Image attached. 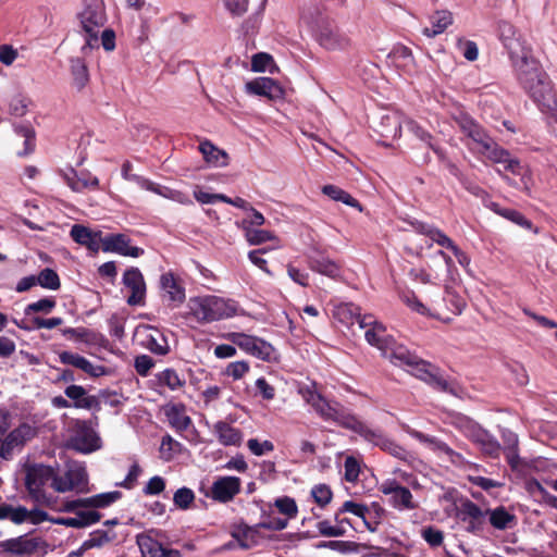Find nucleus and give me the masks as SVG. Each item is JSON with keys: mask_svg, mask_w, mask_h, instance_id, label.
Wrapping results in <instances>:
<instances>
[{"mask_svg": "<svg viewBox=\"0 0 557 557\" xmlns=\"http://www.w3.org/2000/svg\"><path fill=\"white\" fill-rule=\"evenodd\" d=\"M53 469L45 465H33L26 469L25 486L29 495L38 498L45 485L53 479Z\"/></svg>", "mask_w": 557, "mask_h": 557, "instance_id": "17", "label": "nucleus"}, {"mask_svg": "<svg viewBox=\"0 0 557 557\" xmlns=\"http://www.w3.org/2000/svg\"><path fill=\"white\" fill-rule=\"evenodd\" d=\"M258 529L257 524L255 527H249L245 523H239L233 525L231 535L238 542L242 548L247 549L256 544Z\"/></svg>", "mask_w": 557, "mask_h": 557, "instance_id": "32", "label": "nucleus"}, {"mask_svg": "<svg viewBox=\"0 0 557 557\" xmlns=\"http://www.w3.org/2000/svg\"><path fill=\"white\" fill-rule=\"evenodd\" d=\"M246 238L251 245H260L270 242L274 238V235L265 230H257L252 227H245Z\"/></svg>", "mask_w": 557, "mask_h": 557, "instance_id": "57", "label": "nucleus"}, {"mask_svg": "<svg viewBox=\"0 0 557 557\" xmlns=\"http://www.w3.org/2000/svg\"><path fill=\"white\" fill-rule=\"evenodd\" d=\"M382 129H377V133L381 135V137L384 138H396L400 135V124L395 117H392L389 115H384L381 121Z\"/></svg>", "mask_w": 557, "mask_h": 557, "instance_id": "48", "label": "nucleus"}, {"mask_svg": "<svg viewBox=\"0 0 557 557\" xmlns=\"http://www.w3.org/2000/svg\"><path fill=\"white\" fill-rule=\"evenodd\" d=\"M67 398L72 399L73 407L83 409H100V403L94 395H87V391L82 385L72 384L64 389Z\"/></svg>", "mask_w": 557, "mask_h": 557, "instance_id": "27", "label": "nucleus"}, {"mask_svg": "<svg viewBox=\"0 0 557 557\" xmlns=\"http://www.w3.org/2000/svg\"><path fill=\"white\" fill-rule=\"evenodd\" d=\"M487 144L488 148H481L478 153H481L494 163L502 164L503 162L507 161V158L510 154L508 150L500 147L497 143L494 141L493 138H491L490 143Z\"/></svg>", "mask_w": 557, "mask_h": 557, "instance_id": "44", "label": "nucleus"}, {"mask_svg": "<svg viewBox=\"0 0 557 557\" xmlns=\"http://www.w3.org/2000/svg\"><path fill=\"white\" fill-rule=\"evenodd\" d=\"M71 73L73 75L74 84L78 89L84 88L89 81V73L86 62L83 58H71Z\"/></svg>", "mask_w": 557, "mask_h": 557, "instance_id": "40", "label": "nucleus"}, {"mask_svg": "<svg viewBox=\"0 0 557 557\" xmlns=\"http://www.w3.org/2000/svg\"><path fill=\"white\" fill-rule=\"evenodd\" d=\"M131 239L124 234H110L101 240V249L104 252H115L121 256L138 258L144 255V249L129 245Z\"/></svg>", "mask_w": 557, "mask_h": 557, "instance_id": "19", "label": "nucleus"}, {"mask_svg": "<svg viewBox=\"0 0 557 557\" xmlns=\"http://www.w3.org/2000/svg\"><path fill=\"white\" fill-rule=\"evenodd\" d=\"M78 529L86 528L99 522L102 515L97 510H78L76 511Z\"/></svg>", "mask_w": 557, "mask_h": 557, "instance_id": "60", "label": "nucleus"}, {"mask_svg": "<svg viewBox=\"0 0 557 557\" xmlns=\"http://www.w3.org/2000/svg\"><path fill=\"white\" fill-rule=\"evenodd\" d=\"M188 307L195 319L202 323L231 318L236 313L234 301L213 295L190 298Z\"/></svg>", "mask_w": 557, "mask_h": 557, "instance_id": "6", "label": "nucleus"}, {"mask_svg": "<svg viewBox=\"0 0 557 557\" xmlns=\"http://www.w3.org/2000/svg\"><path fill=\"white\" fill-rule=\"evenodd\" d=\"M361 323L367 342L380 349L384 356L388 357L391 355L388 350L391 349L392 351L394 349L392 348L394 341L389 335H386L385 326L381 322H377L372 314H363Z\"/></svg>", "mask_w": 557, "mask_h": 557, "instance_id": "13", "label": "nucleus"}, {"mask_svg": "<svg viewBox=\"0 0 557 557\" xmlns=\"http://www.w3.org/2000/svg\"><path fill=\"white\" fill-rule=\"evenodd\" d=\"M214 433L224 446H238L243 440L242 431L225 421H218L214 424Z\"/></svg>", "mask_w": 557, "mask_h": 557, "instance_id": "29", "label": "nucleus"}, {"mask_svg": "<svg viewBox=\"0 0 557 557\" xmlns=\"http://www.w3.org/2000/svg\"><path fill=\"white\" fill-rule=\"evenodd\" d=\"M0 520H10L14 524H22L26 522V507L2 503L0 505Z\"/></svg>", "mask_w": 557, "mask_h": 557, "instance_id": "41", "label": "nucleus"}, {"mask_svg": "<svg viewBox=\"0 0 557 557\" xmlns=\"http://www.w3.org/2000/svg\"><path fill=\"white\" fill-rule=\"evenodd\" d=\"M344 38L336 29L324 27L318 34L319 44L327 50H334L342 46Z\"/></svg>", "mask_w": 557, "mask_h": 557, "instance_id": "43", "label": "nucleus"}, {"mask_svg": "<svg viewBox=\"0 0 557 557\" xmlns=\"http://www.w3.org/2000/svg\"><path fill=\"white\" fill-rule=\"evenodd\" d=\"M442 301L445 308L456 315L461 314L467 306L465 298L449 287L445 288Z\"/></svg>", "mask_w": 557, "mask_h": 557, "instance_id": "42", "label": "nucleus"}, {"mask_svg": "<svg viewBox=\"0 0 557 557\" xmlns=\"http://www.w3.org/2000/svg\"><path fill=\"white\" fill-rule=\"evenodd\" d=\"M517 79L542 112L557 110V92L548 75L534 60L521 58L520 63L517 64Z\"/></svg>", "mask_w": 557, "mask_h": 557, "instance_id": "1", "label": "nucleus"}, {"mask_svg": "<svg viewBox=\"0 0 557 557\" xmlns=\"http://www.w3.org/2000/svg\"><path fill=\"white\" fill-rule=\"evenodd\" d=\"M486 510L469 498H462L455 507V518L466 524L468 533L480 535L484 529Z\"/></svg>", "mask_w": 557, "mask_h": 557, "instance_id": "9", "label": "nucleus"}, {"mask_svg": "<svg viewBox=\"0 0 557 557\" xmlns=\"http://www.w3.org/2000/svg\"><path fill=\"white\" fill-rule=\"evenodd\" d=\"M70 235L75 243L87 247L94 252L100 249L101 240H103L101 232H92L89 227L82 224H74Z\"/></svg>", "mask_w": 557, "mask_h": 557, "instance_id": "26", "label": "nucleus"}, {"mask_svg": "<svg viewBox=\"0 0 557 557\" xmlns=\"http://www.w3.org/2000/svg\"><path fill=\"white\" fill-rule=\"evenodd\" d=\"M311 495L317 505L322 508L330 504L333 497V493L326 484L314 485L311 490Z\"/></svg>", "mask_w": 557, "mask_h": 557, "instance_id": "53", "label": "nucleus"}, {"mask_svg": "<svg viewBox=\"0 0 557 557\" xmlns=\"http://www.w3.org/2000/svg\"><path fill=\"white\" fill-rule=\"evenodd\" d=\"M122 497L120 491L100 493L90 497H85L86 508H107Z\"/></svg>", "mask_w": 557, "mask_h": 557, "instance_id": "39", "label": "nucleus"}, {"mask_svg": "<svg viewBox=\"0 0 557 557\" xmlns=\"http://www.w3.org/2000/svg\"><path fill=\"white\" fill-rule=\"evenodd\" d=\"M136 543L143 557H182L178 549L163 545L149 533L137 534Z\"/></svg>", "mask_w": 557, "mask_h": 557, "instance_id": "18", "label": "nucleus"}, {"mask_svg": "<svg viewBox=\"0 0 557 557\" xmlns=\"http://www.w3.org/2000/svg\"><path fill=\"white\" fill-rule=\"evenodd\" d=\"M333 318L348 329L357 324L359 330H362L361 320L363 319V314H361L360 308L352 302H343L335 306Z\"/></svg>", "mask_w": 557, "mask_h": 557, "instance_id": "25", "label": "nucleus"}, {"mask_svg": "<svg viewBox=\"0 0 557 557\" xmlns=\"http://www.w3.org/2000/svg\"><path fill=\"white\" fill-rule=\"evenodd\" d=\"M57 306V301L53 297H45L35 302L28 304L25 309V315H30L32 313L42 312L50 313Z\"/></svg>", "mask_w": 557, "mask_h": 557, "instance_id": "47", "label": "nucleus"}, {"mask_svg": "<svg viewBox=\"0 0 557 557\" xmlns=\"http://www.w3.org/2000/svg\"><path fill=\"white\" fill-rule=\"evenodd\" d=\"M250 367L246 361H234L231 362L225 370V374L227 376L233 377V380L242 379L246 373H248Z\"/></svg>", "mask_w": 557, "mask_h": 557, "instance_id": "63", "label": "nucleus"}, {"mask_svg": "<svg viewBox=\"0 0 557 557\" xmlns=\"http://www.w3.org/2000/svg\"><path fill=\"white\" fill-rule=\"evenodd\" d=\"M153 367L154 360L148 355H139L135 358L134 368L140 376H147Z\"/></svg>", "mask_w": 557, "mask_h": 557, "instance_id": "61", "label": "nucleus"}, {"mask_svg": "<svg viewBox=\"0 0 557 557\" xmlns=\"http://www.w3.org/2000/svg\"><path fill=\"white\" fill-rule=\"evenodd\" d=\"M420 443H423L431 447L433 450L442 453L447 456L448 460L455 466H462L466 463L465 457L450 448L445 442L437 437L424 434L419 431L411 433Z\"/></svg>", "mask_w": 557, "mask_h": 557, "instance_id": "23", "label": "nucleus"}, {"mask_svg": "<svg viewBox=\"0 0 557 557\" xmlns=\"http://www.w3.org/2000/svg\"><path fill=\"white\" fill-rule=\"evenodd\" d=\"M248 92L276 100L284 97V89L271 77H258L246 84Z\"/></svg>", "mask_w": 557, "mask_h": 557, "instance_id": "22", "label": "nucleus"}, {"mask_svg": "<svg viewBox=\"0 0 557 557\" xmlns=\"http://www.w3.org/2000/svg\"><path fill=\"white\" fill-rule=\"evenodd\" d=\"M160 338L161 342L150 333V335L146 337L144 345L151 352L159 356H165L169 352L170 347L163 336H160Z\"/></svg>", "mask_w": 557, "mask_h": 557, "instance_id": "54", "label": "nucleus"}, {"mask_svg": "<svg viewBox=\"0 0 557 557\" xmlns=\"http://www.w3.org/2000/svg\"><path fill=\"white\" fill-rule=\"evenodd\" d=\"M455 121L461 133L471 139L472 146H470V149L478 152L481 148H488L487 143L492 137L473 117L467 113H460Z\"/></svg>", "mask_w": 557, "mask_h": 557, "instance_id": "15", "label": "nucleus"}, {"mask_svg": "<svg viewBox=\"0 0 557 557\" xmlns=\"http://www.w3.org/2000/svg\"><path fill=\"white\" fill-rule=\"evenodd\" d=\"M84 188H99V180L96 176H92L90 173H81V176H77V181L75 184L71 185V189L74 191H82Z\"/></svg>", "mask_w": 557, "mask_h": 557, "instance_id": "59", "label": "nucleus"}, {"mask_svg": "<svg viewBox=\"0 0 557 557\" xmlns=\"http://www.w3.org/2000/svg\"><path fill=\"white\" fill-rule=\"evenodd\" d=\"M185 379L181 377L176 370L166 368L154 376V384L158 387H168L170 391H178L185 386Z\"/></svg>", "mask_w": 557, "mask_h": 557, "instance_id": "33", "label": "nucleus"}, {"mask_svg": "<svg viewBox=\"0 0 557 557\" xmlns=\"http://www.w3.org/2000/svg\"><path fill=\"white\" fill-rule=\"evenodd\" d=\"M116 539V534L106 530H95L89 534L88 540L82 544L83 550H88L96 547H102L103 545L113 542Z\"/></svg>", "mask_w": 557, "mask_h": 557, "instance_id": "37", "label": "nucleus"}, {"mask_svg": "<svg viewBox=\"0 0 557 557\" xmlns=\"http://www.w3.org/2000/svg\"><path fill=\"white\" fill-rule=\"evenodd\" d=\"M227 339L243 351L263 361H270L274 354L273 346L267 341L245 333H230Z\"/></svg>", "mask_w": 557, "mask_h": 557, "instance_id": "10", "label": "nucleus"}, {"mask_svg": "<svg viewBox=\"0 0 557 557\" xmlns=\"http://www.w3.org/2000/svg\"><path fill=\"white\" fill-rule=\"evenodd\" d=\"M350 512L359 518L364 519V516L369 512V509L366 505L355 503L352 500H346L341 507L338 513H336L335 519L343 523L345 520H339V513Z\"/></svg>", "mask_w": 557, "mask_h": 557, "instance_id": "56", "label": "nucleus"}, {"mask_svg": "<svg viewBox=\"0 0 557 557\" xmlns=\"http://www.w3.org/2000/svg\"><path fill=\"white\" fill-rule=\"evenodd\" d=\"M454 425L480 449L484 457L496 459L500 456L503 449L500 443L474 420L466 416H458Z\"/></svg>", "mask_w": 557, "mask_h": 557, "instance_id": "5", "label": "nucleus"}, {"mask_svg": "<svg viewBox=\"0 0 557 557\" xmlns=\"http://www.w3.org/2000/svg\"><path fill=\"white\" fill-rule=\"evenodd\" d=\"M73 446L78 451L88 454L100 448V437L94 431L91 421L76 419L73 422Z\"/></svg>", "mask_w": 557, "mask_h": 557, "instance_id": "14", "label": "nucleus"}, {"mask_svg": "<svg viewBox=\"0 0 557 557\" xmlns=\"http://www.w3.org/2000/svg\"><path fill=\"white\" fill-rule=\"evenodd\" d=\"M308 403L315 413L325 422L358 433L363 422L350 409L335 399H326L321 394H311Z\"/></svg>", "mask_w": 557, "mask_h": 557, "instance_id": "4", "label": "nucleus"}, {"mask_svg": "<svg viewBox=\"0 0 557 557\" xmlns=\"http://www.w3.org/2000/svg\"><path fill=\"white\" fill-rule=\"evenodd\" d=\"M195 493L191 488L183 486L180 487L173 495V503L176 508L181 510H188L195 502Z\"/></svg>", "mask_w": 557, "mask_h": 557, "instance_id": "45", "label": "nucleus"}, {"mask_svg": "<svg viewBox=\"0 0 557 557\" xmlns=\"http://www.w3.org/2000/svg\"><path fill=\"white\" fill-rule=\"evenodd\" d=\"M527 491L534 499L546 505L553 496L536 479H531L527 482Z\"/></svg>", "mask_w": 557, "mask_h": 557, "instance_id": "51", "label": "nucleus"}, {"mask_svg": "<svg viewBox=\"0 0 557 557\" xmlns=\"http://www.w3.org/2000/svg\"><path fill=\"white\" fill-rule=\"evenodd\" d=\"M379 490L388 496V504L399 511L413 510L418 507L410 490L395 479L384 481Z\"/></svg>", "mask_w": 557, "mask_h": 557, "instance_id": "12", "label": "nucleus"}, {"mask_svg": "<svg viewBox=\"0 0 557 557\" xmlns=\"http://www.w3.org/2000/svg\"><path fill=\"white\" fill-rule=\"evenodd\" d=\"M421 536L431 547H438L444 542L443 531L432 525L423 528Z\"/></svg>", "mask_w": 557, "mask_h": 557, "instance_id": "55", "label": "nucleus"}, {"mask_svg": "<svg viewBox=\"0 0 557 557\" xmlns=\"http://www.w3.org/2000/svg\"><path fill=\"white\" fill-rule=\"evenodd\" d=\"M199 150L205 160L215 166H224L227 164V154L206 140L199 145Z\"/></svg>", "mask_w": 557, "mask_h": 557, "instance_id": "36", "label": "nucleus"}, {"mask_svg": "<svg viewBox=\"0 0 557 557\" xmlns=\"http://www.w3.org/2000/svg\"><path fill=\"white\" fill-rule=\"evenodd\" d=\"M240 485L237 476L219 478L211 486V497L220 503H228L240 492Z\"/></svg>", "mask_w": 557, "mask_h": 557, "instance_id": "20", "label": "nucleus"}, {"mask_svg": "<svg viewBox=\"0 0 557 557\" xmlns=\"http://www.w3.org/2000/svg\"><path fill=\"white\" fill-rule=\"evenodd\" d=\"M400 298L404 304H406L409 308H411L416 312L423 314V315L436 317L435 314H433L431 312V310L424 304H422V301L417 297V295L413 292L409 290V292L403 293Z\"/></svg>", "mask_w": 557, "mask_h": 557, "instance_id": "50", "label": "nucleus"}, {"mask_svg": "<svg viewBox=\"0 0 557 557\" xmlns=\"http://www.w3.org/2000/svg\"><path fill=\"white\" fill-rule=\"evenodd\" d=\"M391 57L396 62H399V65L405 67L410 66L414 63V58L411 49L404 45H398L394 47V49L391 52Z\"/></svg>", "mask_w": 557, "mask_h": 557, "instance_id": "52", "label": "nucleus"}, {"mask_svg": "<svg viewBox=\"0 0 557 557\" xmlns=\"http://www.w3.org/2000/svg\"><path fill=\"white\" fill-rule=\"evenodd\" d=\"M165 480L160 475H154L149 479L143 492L145 495H159L165 490Z\"/></svg>", "mask_w": 557, "mask_h": 557, "instance_id": "62", "label": "nucleus"}, {"mask_svg": "<svg viewBox=\"0 0 557 557\" xmlns=\"http://www.w3.org/2000/svg\"><path fill=\"white\" fill-rule=\"evenodd\" d=\"M490 524L496 530H506L513 527L516 516L510 513L506 507L498 506L494 509H486Z\"/></svg>", "mask_w": 557, "mask_h": 557, "instance_id": "31", "label": "nucleus"}, {"mask_svg": "<svg viewBox=\"0 0 557 557\" xmlns=\"http://www.w3.org/2000/svg\"><path fill=\"white\" fill-rule=\"evenodd\" d=\"M133 165L129 161H125L122 165V176L123 178L136 183H143V186H146L147 189L152 190L154 193L161 194L151 182L144 180L141 176L132 173Z\"/></svg>", "mask_w": 557, "mask_h": 557, "instance_id": "58", "label": "nucleus"}, {"mask_svg": "<svg viewBox=\"0 0 557 557\" xmlns=\"http://www.w3.org/2000/svg\"><path fill=\"white\" fill-rule=\"evenodd\" d=\"M166 417L170 424L177 431H186L191 424V419L185 413L183 404L172 405L166 410Z\"/></svg>", "mask_w": 557, "mask_h": 557, "instance_id": "35", "label": "nucleus"}, {"mask_svg": "<svg viewBox=\"0 0 557 557\" xmlns=\"http://www.w3.org/2000/svg\"><path fill=\"white\" fill-rule=\"evenodd\" d=\"M274 506L277 508L280 513L287 517V520L296 518L298 513L297 504L295 499L289 496L276 498Z\"/></svg>", "mask_w": 557, "mask_h": 557, "instance_id": "49", "label": "nucleus"}, {"mask_svg": "<svg viewBox=\"0 0 557 557\" xmlns=\"http://www.w3.org/2000/svg\"><path fill=\"white\" fill-rule=\"evenodd\" d=\"M430 22L432 27H424L422 34L428 38H434L444 33L447 27L453 24V14L447 10L435 11L430 16Z\"/></svg>", "mask_w": 557, "mask_h": 557, "instance_id": "28", "label": "nucleus"}, {"mask_svg": "<svg viewBox=\"0 0 557 557\" xmlns=\"http://www.w3.org/2000/svg\"><path fill=\"white\" fill-rule=\"evenodd\" d=\"M485 207L495 212L496 214L505 218L506 220L511 221L512 223L525 230L532 228V222L516 209L503 208L499 203L495 201H488L487 203H485Z\"/></svg>", "mask_w": 557, "mask_h": 557, "instance_id": "30", "label": "nucleus"}, {"mask_svg": "<svg viewBox=\"0 0 557 557\" xmlns=\"http://www.w3.org/2000/svg\"><path fill=\"white\" fill-rule=\"evenodd\" d=\"M499 38L503 41L505 48L510 52L515 53L520 46L518 38L516 37V29L509 22H500L498 24Z\"/></svg>", "mask_w": 557, "mask_h": 557, "instance_id": "38", "label": "nucleus"}, {"mask_svg": "<svg viewBox=\"0 0 557 557\" xmlns=\"http://www.w3.org/2000/svg\"><path fill=\"white\" fill-rule=\"evenodd\" d=\"M81 24L85 33L88 35L86 44L82 47V52L87 53L95 47L98 41L99 28L106 24V11L99 0H84V9L78 14Z\"/></svg>", "mask_w": 557, "mask_h": 557, "instance_id": "7", "label": "nucleus"}, {"mask_svg": "<svg viewBox=\"0 0 557 557\" xmlns=\"http://www.w3.org/2000/svg\"><path fill=\"white\" fill-rule=\"evenodd\" d=\"M357 434L399 460H407L409 457V453L405 447L396 443L382 431L370 429L364 422Z\"/></svg>", "mask_w": 557, "mask_h": 557, "instance_id": "11", "label": "nucleus"}, {"mask_svg": "<svg viewBox=\"0 0 557 557\" xmlns=\"http://www.w3.org/2000/svg\"><path fill=\"white\" fill-rule=\"evenodd\" d=\"M10 429V414L8 411H0V460H12L15 454H20L26 444L34 440L37 428L29 423H21L13 430Z\"/></svg>", "mask_w": 557, "mask_h": 557, "instance_id": "3", "label": "nucleus"}, {"mask_svg": "<svg viewBox=\"0 0 557 557\" xmlns=\"http://www.w3.org/2000/svg\"><path fill=\"white\" fill-rule=\"evenodd\" d=\"M322 193L334 201H341L351 208L358 209L360 212L362 211V206L359 200L336 185H324Z\"/></svg>", "mask_w": 557, "mask_h": 557, "instance_id": "34", "label": "nucleus"}, {"mask_svg": "<svg viewBox=\"0 0 557 557\" xmlns=\"http://www.w3.org/2000/svg\"><path fill=\"white\" fill-rule=\"evenodd\" d=\"M122 283L131 290V295L126 299L127 305L133 307L145 305L146 283L138 268L127 269L123 274Z\"/></svg>", "mask_w": 557, "mask_h": 557, "instance_id": "16", "label": "nucleus"}, {"mask_svg": "<svg viewBox=\"0 0 557 557\" xmlns=\"http://www.w3.org/2000/svg\"><path fill=\"white\" fill-rule=\"evenodd\" d=\"M345 480L347 482H356L360 473V465L355 457H347L344 463Z\"/></svg>", "mask_w": 557, "mask_h": 557, "instance_id": "64", "label": "nucleus"}, {"mask_svg": "<svg viewBox=\"0 0 557 557\" xmlns=\"http://www.w3.org/2000/svg\"><path fill=\"white\" fill-rule=\"evenodd\" d=\"M37 281L38 285H40L42 288L58 290L61 287L58 273L50 268H45L41 270L37 275Z\"/></svg>", "mask_w": 557, "mask_h": 557, "instance_id": "46", "label": "nucleus"}, {"mask_svg": "<svg viewBox=\"0 0 557 557\" xmlns=\"http://www.w3.org/2000/svg\"><path fill=\"white\" fill-rule=\"evenodd\" d=\"M308 268L321 275L336 280L341 276V265L323 253L310 255L307 257Z\"/></svg>", "mask_w": 557, "mask_h": 557, "instance_id": "24", "label": "nucleus"}, {"mask_svg": "<svg viewBox=\"0 0 557 557\" xmlns=\"http://www.w3.org/2000/svg\"><path fill=\"white\" fill-rule=\"evenodd\" d=\"M388 359L396 366L408 367V371L419 380L425 382L433 388L450 393L453 392L448 381L442 375L441 369L410 352L405 347H396L393 349Z\"/></svg>", "mask_w": 557, "mask_h": 557, "instance_id": "2", "label": "nucleus"}, {"mask_svg": "<svg viewBox=\"0 0 557 557\" xmlns=\"http://www.w3.org/2000/svg\"><path fill=\"white\" fill-rule=\"evenodd\" d=\"M46 542L41 537L20 535L0 541V557H35L46 554Z\"/></svg>", "mask_w": 557, "mask_h": 557, "instance_id": "8", "label": "nucleus"}, {"mask_svg": "<svg viewBox=\"0 0 557 557\" xmlns=\"http://www.w3.org/2000/svg\"><path fill=\"white\" fill-rule=\"evenodd\" d=\"M160 286L164 293L163 297L170 305L177 307L185 301V287L174 273H163L160 277Z\"/></svg>", "mask_w": 557, "mask_h": 557, "instance_id": "21", "label": "nucleus"}]
</instances>
